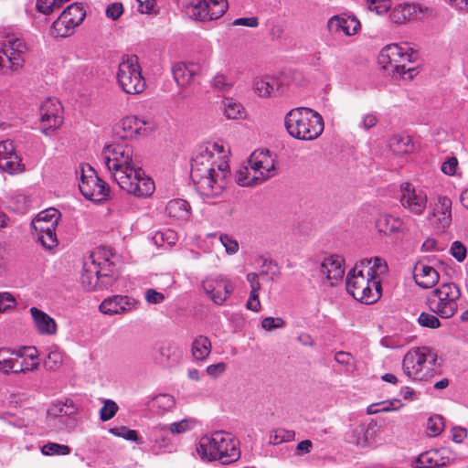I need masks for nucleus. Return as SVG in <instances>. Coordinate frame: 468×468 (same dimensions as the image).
<instances>
[{"label": "nucleus", "mask_w": 468, "mask_h": 468, "mask_svg": "<svg viewBox=\"0 0 468 468\" xmlns=\"http://www.w3.org/2000/svg\"><path fill=\"white\" fill-rule=\"evenodd\" d=\"M36 8L46 16L51 14L55 9H58L55 0H37Z\"/></svg>", "instance_id": "13d9d810"}, {"label": "nucleus", "mask_w": 468, "mask_h": 468, "mask_svg": "<svg viewBox=\"0 0 468 468\" xmlns=\"http://www.w3.org/2000/svg\"><path fill=\"white\" fill-rule=\"evenodd\" d=\"M448 457L441 455L438 450L425 452L416 460V468H437L447 465Z\"/></svg>", "instance_id": "7c9ffc66"}, {"label": "nucleus", "mask_w": 468, "mask_h": 468, "mask_svg": "<svg viewBox=\"0 0 468 468\" xmlns=\"http://www.w3.org/2000/svg\"><path fill=\"white\" fill-rule=\"evenodd\" d=\"M71 452L69 446L56 442H48L41 448V452L47 456L68 455Z\"/></svg>", "instance_id": "49530a36"}, {"label": "nucleus", "mask_w": 468, "mask_h": 468, "mask_svg": "<svg viewBox=\"0 0 468 468\" xmlns=\"http://www.w3.org/2000/svg\"><path fill=\"white\" fill-rule=\"evenodd\" d=\"M343 259L337 255H332L325 258L320 265V274L324 277L329 284L333 286L340 281L345 273L343 267Z\"/></svg>", "instance_id": "5701e85b"}, {"label": "nucleus", "mask_w": 468, "mask_h": 468, "mask_svg": "<svg viewBox=\"0 0 468 468\" xmlns=\"http://www.w3.org/2000/svg\"><path fill=\"white\" fill-rule=\"evenodd\" d=\"M0 169L14 175L25 171V165L15 151L12 141L4 140L0 142Z\"/></svg>", "instance_id": "aec40b11"}, {"label": "nucleus", "mask_w": 468, "mask_h": 468, "mask_svg": "<svg viewBox=\"0 0 468 468\" xmlns=\"http://www.w3.org/2000/svg\"><path fill=\"white\" fill-rule=\"evenodd\" d=\"M400 192L401 206L414 215H422L428 203L425 191L414 186L410 182H405L400 186Z\"/></svg>", "instance_id": "2eb2a0df"}, {"label": "nucleus", "mask_w": 468, "mask_h": 468, "mask_svg": "<svg viewBox=\"0 0 468 468\" xmlns=\"http://www.w3.org/2000/svg\"><path fill=\"white\" fill-rule=\"evenodd\" d=\"M410 218L406 220L391 215H382L376 221V228L378 232L385 235L409 231Z\"/></svg>", "instance_id": "a878e982"}, {"label": "nucleus", "mask_w": 468, "mask_h": 468, "mask_svg": "<svg viewBox=\"0 0 468 468\" xmlns=\"http://www.w3.org/2000/svg\"><path fill=\"white\" fill-rule=\"evenodd\" d=\"M101 160L110 176L122 169H127L134 164L133 149L130 143L115 141L103 147Z\"/></svg>", "instance_id": "9b49d317"}, {"label": "nucleus", "mask_w": 468, "mask_h": 468, "mask_svg": "<svg viewBox=\"0 0 468 468\" xmlns=\"http://www.w3.org/2000/svg\"><path fill=\"white\" fill-rule=\"evenodd\" d=\"M224 115L228 119L238 120L245 116V111L242 105L235 101L232 98H226L223 100Z\"/></svg>", "instance_id": "58836bf2"}, {"label": "nucleus", "mask_w": 468, "mask_h": 468, "mask_svg": "<svg viewBox=\"0 0 468 468\" xmlns=\"http://www.w3.org/2000/svg\"><path fill=\"white\" fill-rule=\"evenodd\" d=\"M216 167V182L222 183L225 177H230V169L224 146L217 143L201 145L196 155L192 158L190 176L192 181H200L204 178L208 168Z\"/></svg>", "instance_id": "f03ea898"}, {"label": "nucleus", "mask_w": 468, "mask_h": 468, "mask_svg": "<svg viewBox=\"0 0 468 468\" xmlns=\"http://www.w3.org/2000/svg\"><path fill=\"white\" fill-rule=\"evenodd\" d=\"M199 71L200 67L194 63L178 62L173 66L174 79L180 87L190 85Z\"/></svg>", "instance_id": "bb28decb"}, {"label": "nucleus", "mask_w": 468, "mask_h": 468, "mask_svg": "<svg viewBox=\"0 0 468 468\" xmlns=\"http://www.w3.org/2000/svg\"><path fill=\"white\" fill-rule=\"evenodd\" d=\"M116 78L119 87L127 94H139L145 89V80L136 56H125L122 58Z\"/></svg>", "instance_id": "9d476101"}, {"label": "nucleus", "mask_w": 468, "mask_h": 468, "mask_svg": "<svg viewBox=\"0 0 468 468\" xmlns=\"http://www.w3.org/2000/svg\"><path fill=\"white\" fill-rule=\"evenodd\" d=\"M220 241L229 254H235L239 250V243L228 235H221Z\"/></svg>", "instance_id": "052dcab7"}, {"label": "nucleus", "mask_w": 468, "mask_h": 468, "mask_svg": "<svg viewBox=\"0 0 468 468\" xmlns=\"http://www.w3.org/2000/svg\"><path fill=\"white\" fill-rule=\"evenodd\" d=\"M101 257L96 252H92L85 261L82 267V272L80 275V282L84 290L87 292H92L96 290L98 286L99 278L101 276H107L108 273H101L103 266L110 265L108 260H103V262L100 261Z\"/></svg>", "instance_id": "dca6fc26"}, {"label": "nucleus", "mask_w": 468, "mask_h": 468, "mask_svg": "<svg viewBox=\"0 0 468 468\" xmlns=\"http://www.w3.org/2000/svg\"><path fill=\"white\" fill-rule=\"evenodd\" d=\"M76 27L67 19V16L61 15L53 22L51 35L54 37H68L74 34Z\"/></svg>", "instance_id": "c9c22d12"}, {"label": "nucleus", "mask_w": 468, "mask_h": 468, "mask_svg": "<svg viewBox=\"0 0 468 468\" xmlns=\"http://www.w3.org/2000/svg\"><path fill=\"white\" fill-rule=\"evenodd\" d=\"M76 407L71 399L66 398L64 399L56 400L50 404L47 410L48 416L50 417H63L73 416L76 413Z\"/></svg>", "instance_id": "72a5a7b5"}, {"label": "nucleus", "mask_w": 468, "mask_h": 468, "mask_svg": "<svg viewBox=\"0 0 468 468\" xmlns=\"http://www.w3.org/2000/svg\"><path fill=\"white\" fill-rule=\"evenodd\" d=\"M232 25L237 27H257L259 26V19L257 16L239 17L234 19Z\"/></svg>", "instance_id": "e2e57ef3"}, {"label": "nucleus", "mask_w": 468, "mask_h": 468, "mask_svg": "<svg viewBox=\"0 0 468 468\" xmlns=\"http://www.w3.org/2000/svg\"><path fill=\"white\" fill-rule=\"evenodd\" d=\"M368 9L375 11L378 15L386 14L391 7L390 0H367Z\"/></svg>", "instance_id": "603ef678"}, {"label": "nucleus", "mask_w": 468, "mask_h": 468, "mask_svg": "<svg viewBox=\"0 0 468 468\" xmlns=\"http://www.w3.org/2000/svg\"><path fill=\"white\" fill-rule=\"evenodd\" d=\"M62 14L67 16V19H69L76 28L82 24L86 16V11L80 3L69 5Z\"/></svg>", "instance_id": "4c0bfd02"}, {"label": "nucleus", "mask_w": 468, "mask_h": 468, "mask_svg": "<svg viewBox=\"0 0 468 468\" xmlns=\"http://www.w3.org/2000/svg\"><path fill=\"white\" fill-rule=\"evenodd\" d=\"M461 296V288L456 283L445 282L428 294L426 303L431 313L442 319H449L457 313Z\"/></svg>", "instance_id": "6e6552de"}, {"label": "nucleus", "mask_w": 468, "mask_h": 468, "mask_svg": "<svg viewBox=\"0 0 468 468\" xmlns=\"http://www.w3.org/2000/svg\"><path fill=\"white\" fill-rule=\"evenodd\" d=\"M155 404L163 410H170L174 408L176 401L173 396L169 394H161L155 398Z\"/></svg>", "instance_id": "4d7b16f0"}, {"label": "nucleus", "mask_w": 468, "mask_h": 468, "mask_svg": "<svg viewBox=\"0 0 468 468\" xmlns=\"http://www.w3.org/2000/svg\"><path fill=\"white\" fill-rule=\"evenodd\" d=\"M288 133L298 140L313 141L324 132L323 117L307 107H298L289 111L284 118Z\"/></svg>", "instance_id": "7ed1b4c3"}, {"label": "nucleus", "mask_w": 468, "mask_h": 468, "mask_svg": "<svg viewBox=\"0 0 468 468\" xmlns=\"http://www.w3.org/2000/svg\"><path fill=\"white\" fill-rule=\"evenodd\" d=\"M413 51L410 48H403L398 44H389L382 48L378 56V63L394 80H412L419 70L411 67Z\"/></svg>", "instance_id": "39448f33"}, {"label": "nucleus", "mask_w": 468, "mask_h": 468, "mask_svg": "<svg viewBox=\"0 0 468 468\" xmlns=\"http://www.w3.org/2000/svg\"><path fill=\"white\" fill-rule=\"evenodd\" d=\"M106 16L108 18L117 20L123 13V6L121 3H113L106 8Z\"/></svg>", "instance_id": "680f3d73"}, {"label": "nucleus", "mask_w": 468, "mask_h": 468, "mask_svg": "<svg viewBox=\"0 0 468 468\" xmlns=\"http://www.w3.org/2000/svg\"><path fill=\"white\" fill-rule=\"evenodd\" d=\"M119 410L118 405L112 399H105L104 404L100 410V419L107 421L112 419Z\"/></svg>", "instance_id": "3c124183"}, {"label": "nucleus", "mask_w": 468, "mask_h": 468, "mask_svg": "<svg viewBox=\"0 0 468 468\" xmlns=\"http://www.w3.org/2000/svg\"><path fill=\"white\" fill-rule=\"evenodd\" d=\"M388 147L396 155H404L413 151L411 138L406 134H394L388 140Z\"/></svg>", "instance_id": "473e14b6"}, {"label": "nucleus", "mask_w": 468, "mask_h": 468, "mask_svg": "<svg viewBox=\"0 0 468 468\" xmlns=\"http://www.w3.org/2000/svg\"><path fill=\"white\" fill-rule=\"evenodd\" d=\"M261 326L266 331H272L285 326V321L282 317L268 316L262 319Z\"/></svg>", "instance_id": "864d4df0"}, {"label": "nucleus", "mask_w": 468, "mask_h": 468, "mask_svg": "<svg viewBox=\"0 0 468 468\" xmlns=\"http://www.w3.org/2000/svg\"><path fill=\"white\" fill-rule=\"evenodd\" d=\"M413 278L417 285L424 289H430L437 284L440 275L435 268L419 261L414 267Z\"/></svg>", "instance_id": "b1692460"}, {"label": "nucleus", "mask_w": 468, "mask_h": 468, "mask_svg": "<svg viewBox=\"0 0 468 468\" xmlns=\"http://www.w3.org/2000/svg\"><path fill=\"white\" fill-rule=\"evenodd\" d=\"M37 129L46 136H52L64 122L63 106L57 98H46L38 108Z\"/></svg>", "instance_id": "ddd939ff"}, {"label": "nucleus", "mask_w": 468, "mask_h": 468, "mask_svg": "<svg viewBox=\"0 0 468 468\" xmlns=\"http://www.w3.org/2000/svg\"><path fill=\"white\" fill-rule=\"evenodd\" d=\"M422 13L423 10L419 5L403 4L394 7L389 17L395 24H404L408 21L418 19Z\"/></svg>", "instance_id": "cd10ccee"}, {"label": "nucleus", "mask_w": 468, "mask_h": 468, "mask_svg": "<svg viewBox=\"0 0 468 468\" xmlns=\"http://www.w3.org/2000/svg\"><path fill=\"white\" fill-rule=\"evenodd\" d=\"M59 218V212L58 209L50 207L39 212L34 220L37 222H44L47 227H45L46 230H48V228H56L58 225V221Z\"/></svg>", "instance_id": "a19ab883"}, {"label": "nucleus", "mask_w": 468, "mask_h": 468, "mask_svg": "<svg viewBox=\"0 0 468 468\" xmlns=\"http://www.w3.org/2000/svg\"><path fill=\"white\" fill-rule=\"evenodd\" d=\"M277 88V80L270 76L258 77L253 81V90L260 97H271Z\"/></svg>", "instance_id": "f704fd0d"}, {"label": "nucleus", "mask_w": 468, "mask_h": 468, "mask_svg": "<svg viewBox=\"0 0 468 468\" xmlns=\"http://www.w3.org/2000/svg\"><path fill=\"white\" fill-rule=\"evenodd\" d=\"M388 271L385 260L379 257L363 259L346 275V290L356 300L372 304L382 294L380 276Z\"/></svg>", "instance_id": "f257e3e1"}, {"label": "nucleus", "mask_w": 468, "mask_h": 468, "mask_svg": "<svg viewBox=\"0 0 468 468\" xmlns=\"http://www.w3.org/2000/svg\"><path fill=\"white\" fill-rule=\"evenodd\" d=\"M202 460L219 461L230 463L240 457L239 441L225 431H216L209 436H203L197 447Z\"/></svg>", "instance_id": "20e7f679"}, {"label": "nucleus", "mask_w": 468, "mask_h": 468, "mask_svg": "<svg viewBox=\"0 0 468 468\" xmlns=\"http://www.w3.org/2000/svg\"><path fill=\"white\" fill-rule=\"evenodd\" d=\"M437 354L427 346L410 348L402 359L405 376L414 381H428L436 374Z\"/></svg>", "instance_id": "423d86ee"}, {"label": "nucleus", "mask_w": 468, "mask_h": 468, "mask_svg": "<svg viewBox=\"0 0 468 468\" xmlns=\"http://www.w3.org/2000/svg\"><path fill=\"white\" fill-rule=\"evenodd\" d=\"M145 300L152 304H157L165 300V295L154 289H148L145 292Z\"/></svg>", "instance_id": "0e129e2a"}, {"label": "nucleus", "mask_w": 468, "mask_h": 468, "mask_svg": "<svg viewBox=\"0 0 468 468\" xmlns=\"http://www.w3.org/2000/svg\"><path fill=\"white\" fill-rule=\"evenodd\" d=\"M80 191L89 200L101 202L110 196L109 185L101 179L95 169L89 164L80 165Z\"/></svg>", "instance_id": "f8f14e48"}, {"label": "nucleus", "mask_w": 468, "mask_h": 468, "mask_svg": "<svg viewBox=\"0 0 468 468\" xmlns=\"http://www.w3.org/2000/svg\"><path fill=\"white\" fill-rule=\"evenodd\" d=\"M468 436V431L465 428L454 427L452 429V439L456 443H462Z\"/></svg>", "instance_id": "774afa93"}, {"label": "nucleus", "mask_w": 468, "mask_h": 468, "mask_svg": "<svg viewBox=\"0 0 468 468\" xmlns=\"http://www.w3.org/2000/svg\"><path fill=\"white\" fill-rule=\"evenodd\" d=\"M451 255L459 262L465 260L467 250L466 247L461 241L452 242L450 249Z\"/></svg>", "instance_id": "5fc2aeb1"}, {"label": "nucleus", "mask_w": 468, "mask_h": 468, "mask_svg": "<svg viewBox=\"0 0 468 468\" xmlns=\"http://www.w3.org/2000/svg\"><path fill=\"white\" fill-rule=\"evenodd\" d=\"M55 229L56 228H48L46 232L38 234L39 242L47 250H52L58 244Z\"/></svg>", "instance_id": "09e8293b"}, {"label": "nucleus", "mask_w": 468, "mask_h": 468, "mask_svg": "<svg viewBox=\"0 0 468 468\" xmlns=\"http://www.w3.org/2000/svg\"><path fill=\"white\" fill-rule=\"evenodd\" d=\"M111 432L115 436L122 437L128 441H136L138 440L137 431L134 430H130L124 426L113 428L111 430Z\"/></svg>", "instance_id": "6e6d98bb"}, {"label": "nucleus", "mask_w": 468, "mask_h": 468, "mask_svg": "<svg viewBox=\"0 0 468 468\" xmlns=\"http://www.w3.org/2000/svg\"><path fill=\"white\" fill-rule=\"evenodd\" d=\"M216 167L213 170L208 168V171L203 176L200 181H193L196 188L200 196L205 197H216L220 196L224 189L227 187L229 177H225L221 184L216 182Z\"/></svg>", "instance_id": "412c9836"}, {"label": "nucleus", "mask_w": 468, "mask_h": 468, "mask_svg": "<svg viewBox=\"0 0 468 468\" xmlns=\"http://www.w3.org/2000/svg\"><path fill=\"white\" fill-rule=\"evenodd\" d=\"M7 207L17 214H26L28 209L27 197L25 195L16 194L8 200Z\"/></svg>", "instance_id": "37998d69"}, {"label": "nucleus", "mask_w": 468, "mask_h": 468, "mask_svg": "<svg viewBox=\"0 0 468 468\" xmlns=\"http://www.w3.org/2000/svg\"><path fill=\"white\" fill-rule=\"evenodd\" d=\"M360 28V21L353 15H336L327 21L328 31L335 34L342 31L346 36L351 37L357 34Z\"/></svg>", "instance_id": "4be33fe9"}, {"label": "nucleus", "mask_w": 468, "mask_h": 468, "mask_svg": "<svg viewBox=\"0 0 468 468\" xmlns=\"http://www.w3.org/2000/svg\"><path fill=\"white\" fill-rule=\"evenodd\" d=\"M202 287L206 294L218 305L223 304L234 290L232 283L222 276L207 278Z\"/></svg>", "instance_id": "a211bd4d"}, {"label": "nucleus", "mask_w": 468, "mask_h": 468, "mask_svg": "<svg viewBox=\"0 0 468 468\" xmlns=\"http://www.w3.org/2000/svg\"><path fill=\"white\" fill-rule=\"evenodd\" d=\"M24 43L16 38L8 43H0V71L7 74L21 69L25 59L22 57Z\"/></svg>", "instance_id": "4468645a"}, {"label": "nucleus", "mask_w": 468, "mask_h": 468, "mask_svg": "<svg viewBox=\"0 0 468 468\" xmlns=\"http://www.w3.org/2000/svg\"><path fill=\"white\" fill-rule=\"evenodd\" d=\"M31 317L33 318L35 327L40 335H53L57 333V323L45 312L31 307Z\"/></svg>", "instance_id": "c85d7f7f"}, {"label": "nucleus", "mask_w": 468, "mask_h": 468, "mask_svg": "<svg viewBox=\"0 0 468 468\" xmlns=\"http://www.w3.org/2000/svg\"><path fill=\"white\" fill-rule=\"evenodd\" d=\"M432 215L437 220L438 228H448L452 222V200L447 197H439Z\"/></svg>", "instance_id": "c756f323"}, {"label": "nucleus", "mask_w": 468, "mask_h": 468, "mask_svg": "<svg viewBox=\"0 0 468 468\" xmlns=\"http://www.w3.org/2000/svg\"><path fill=\"white\" fill-rule=\"evenodd\" d=\"M146 122L136 116H126L117 122L113 128V138L115 141L128 143L137 136L146 133Z\"/></svg>", "instance_id": "f3484780"}, {"label": "nucleus", "mask_w": 468, "mask_h": 468, "mask_svg": "<svg viewBox=\"0 0 468 468\" xmlns=\"http://www.w3.org/2000/svg\"><path fill=\"white\" fill-rule=\"evenodd\" d=\"M444 430V420L441 415H433L427 420L426 433L430 437L440 435Z\"/></svg>", "instance_id": "c03bdc74"}, {"label": "nucleus", "mask_w": 468, "mask_h": 468, "mask_svg": "<svg viewBox=\"0 0 468 468\" xmlns=\"http://www.w3.org/2000/svg\"><path fill=\"white\" fill-rule=\"evenodd\" d=\"M188 13L195 20L210 21L206 0H198L197 3H192L188 7Z\"/></svg>", "instance_id": "ea45409f"}, {"label": "nucleus", "mask_w": 468, "mask_h": 468, "mask_svg": "<svg viewBox=\"0 0 468 468\" xmlns=\"http://www.w3.org/2000/svg\"><path fill=\"white\" fill-rule=\"evenodd\" d=\"M457 166H458L457 158L452 157L442 164L441 171L445 175L452 176L455 174Z\"/></svg>", "instance_id": "338daca9"}, {"label": "nucleus", "mask_w": 468, "mask_h": 468, "mask_svg": "<svg viewBox=\"0 0 468 468\" xmlns=\"http://www.w3.org/2000/svg\"><path fill=\"white\" fill-rule=\"evenodd\" d=\"M62 363V356L58 352H50L44 361V367L48 370L57 369Z\"/></svg>", "instance_id": "bf43d9fd"}, {"label": "nucleus", "mask_w": 468, "mask_h": 468, "mask_svg": "<svg viewBox=\"0 0 468 468\" xmlns=\"http://www.w3.org/2000/svg\"><path fill=\"white\" fill-rule=\"evenodd\" d=\"M276 174L275 160L269 150L254 151L248 166L238 173L237 183L241 186H253L260 185Z\"/></svg>", "instance_id": "0eeeda50"}, {"label": "nucleus", "mask_w": 468, "mask_h": 468, "mask_svg": "<svg viewBox=\"0 0 468 468\" xmlns=\"http://www.w3.org/2000/svg\"><path fill=\"white\" fill-rule=\"evenodd\" d=\"M211 342L205 335H198L192 343V355L199 361L205 360L211 352Z\"/></svg>", "instance_id": "e433bc0d"}, {"label": "nucleus", "mask_w": 468, "mask_h": 468, "mask_svg": "<svg viewBox=\"0 0 468 468\" xmlns=\"http://www.w3.org/2000/svg\"><path fill=\"white\" fill-rule=\"evenodd\" d=\"M15 305L14 297L8 292L0 293V312H5V310L13 307Z\"/></svg>", "instance_id": "69168bd1"}, {"label": "nucleus", "mask_w": 468, "mask_h": 468, "mask_svg": "<svg viewBox=\"0 0 468 468\" xmlns=\"http://www.w3.org/2000/svg\"><path fill=\"white\" fill-rule=\"evenodd\" d=\"M135 302L128 296L113 295L106 298L99 306V310L105 314H123L134 307Z\"/></svg>", "instance_id": "393cba45"}, {"label": "nucleus", "mask_w": 468, "mask_h": 468, "mask_svg": "<svg viewBox=\"0 0 468 468\" xmlns=\"http://www.w3.org/2000/svg\"><path fill=\"white\" fill-rule=\"evenodd\" d=\"M191 207L188 202L181 198L170 200L165 207V212L168 217L176 220L188 219Z\"/></svg>", "instance_id": "2f4dec72"}, {"label": "nucleus", "mask_w": 468, "mask_h": 468, "mask_svg": "<svg viewBox=\"0 0 468 468\" xmlns=\"http://www.w3.org/2000/svg\"><path fill=\"white\" fill-rule=\"evenodd\" d=\"M210 21L220 18L228 10V0H206Z\"/></svg>", "instance_id": "79ce46f5"}, {"label": "nucleus", "mask_w": 468, "mask_h": 468, "mask_svg": "<svg viewBox=\"0 0 468 468\" xmlns=\"http://www.w3.org/2000/svg\"><path fill=\"white\" fill-rule=\"evenodd\" d=\"M399 400L393 399V400H385L379 403H373L370 404L367 408V413L368 415L378 414L381 412H388L392 410H396L397 407L395 406V403H399Z\"/></svg>", "instance_id": "de8ad7c7"}, {"label": "nucleus", "mask_w": 468, "mask_h": 468, "mask_svg": "<svg viewBox=\"0 0 468 468\" xmlns=\"http://www.w3.org/2000/svg\"><path fill=\"white\" fill-rule=\"evenodd\" d=\"M29 369L26 357L21 350L13 351L0 348V371L4 374L26 372Z\"/></svg>", "instance_id": "6ab92c4d"}, {"label": "nucleus", "mask_w": 468, "mask_h": 468, "mask_svg": "<svg viewBox=\"0 0 468 468\" xmlns=\"http://www.w3.org/2000/svg\"><path fill=\"white\" fill-rule=\"evenodd\" d=\"M418 322L421 326L431 329H437L441 325L438 315L433 313L422 312L418 318Z\"/></svg>", "instance_id": "8fccbe9b"}, {"label": "nucleus", "mask_w": 468, "mask_h": 468, "mask_svg": "<svg viewBox=\"0 0 468 468\" xmlns=\"http://www.w3.org/2000/svg\"><path fill=\"white\" fill-rule=\"evenodd\" d=\"M295 432L285 429H276L270 434V443L278 445L282 442L292 441L294 440Z\"/></svg>", "instance_id": "a18cd8bd"}, {"label": "nucleus", "mask_w": 468, "mask_h": 468, "mask_svg": "<svg viewBox=\"0 0 468 468\" xmlns=\"http://www.w3.org/2000/svg\"><path fill=\"white\" fill-rule=\"evenodd\" d=\"M111 177L121 189L136 197H148L155 188L154 181L136 165L112 173Z\"/></svg>", "instance_id": "1a4fd4ad"}]
</instances>
